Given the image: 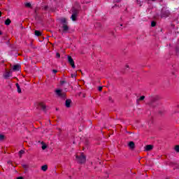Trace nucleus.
I'll list each match as a JSON object with an SVG mask.
<instances>
[{
  "label": "nucleus",
  "mask_w": 179,
  "mask_h": 179,
  "mask_svg": "<svg viewBox=\"0 0 179 179\" xmlns=\"http://www.w3.org/2000/svg\"><path fill=\"white\" fill-rule=\"evenodd\" d=\"M76 160L80 164H83V163H86V156H85L83 154H81L80 155H76Z\"/></svg>",
  "instance_id": "1"
},
{
  "label": "nucleus",
  "mask_w": 179,
  "mask_h": 179,
  "mask_svg": "<svg viewBox=\"0 0 179 179\" xmlns=\"http://www.w3.org/2000/svg\"><path fill=\"white\" fill-rule=\"evenodd\" d=\"M55 93H56L57 97H60L61 99L65 98V96H66L65 93L62 92V90L59 89L55 90Z\"/></svg>",
  "instance_id": "2"
},
{
  "label": "nucleus",
  "mask_w": 179,
  "mask_h": 179,
  "mask_svg": "<svg viewBox=\"0 0 179 179\" xmlns=\"http://www.w3.org/2000/svg\"><path fill=\"white\" fill-rule=\"evenodd\" d=\"M68 61L70 64V65H71L72 68L75 69V62H73V59H72V57L71 56H68Z\"/></svg>",
  "instance_id": "3"
},
{
  "label": "nucleus",
  "mask_w": 179,
  "mask_h": 179,
  "mask_svg": "<svg viewBox=\"0 0 179 179\" xmlns=\"http://www.w3.org/2000/svg\"><path fill=\"white\" fill-rule=\"evenodd\" d=\"M62 31L63 33H68V31L69 30V27H68V24H64L62 25Z\"/></svg>",
  "instance_id": "4"
},
{
  "label": "nucleus",
  "mask_w": 179,
  "mask_h": 179,
  "mask_svg": "<svg viewBox=\"0 0 179 179\" xmlns=\"http://www.w3.org/2000/svg\"><path fill=\"white\" fill-rule=\"evenodd\" d=\"M128 146L130 149H131V150H134V149H135V143H134V141H130L128 143Z\"/></svg>",
  "instance_id": "5"
},
{
  "label": "nucleus",
  "mask_w": 179,
  "mask_h": 179,
  "mask_svg": "<svg viewBox=\"0 0 179 179\" xmlns=\"http://www.w3.org/2000/svg\"><path fill=\"white\" fill-rule=\"evenodd\" d=\"M152 149H153V145H147L145 147V150L146 152H150V150H152Z\"/></svg>",
  "instance_id": "6"
},
{
  "label": "nucleus",
  "mask_w": 179,
  "mask_h": 179,
  "mask_svg": "<svg viewBox=\"0 0 179 179\" xmlns=\"http://www.w3.org/2000/svg\"><path fill=\"white\" fill-rule=\"evenodd\" d=\"M78 17V13L74 12L73 13L71 19L73 20V22H75V20H76V17Z\"/></svg>",
  "instance_id": "7"
},
{
  "label": "nucleus",
  "mask_w": 179,
  "mask_h": 179,
  "mask_svg": "<svg viewBox=\"0 0 179 179\" xmlns=\"http://www.w3.org/2000/svg\"><path fill=\"white\" fill-rule=\"evenodd\" d=\"M13 71H14V72H16V71H20V65L16 64V65L13 66Z\"/></svg>",
  "instance_id": "8"
},
{
  "label": "nucleus",
  "mask_w": 179,
  "mask_h": 179,
  "mask_svg": "<svg viewBox=\"0 0 179 179\" xmlns=\"http://www.w3.org/2000/svg\"><path fill=\"white\" fill-rule=\"evenodd\" d=\"M72 103V101L71 99L66 100L65 106L67 107V108H69L71 107V103Z\"/></svg>",
  "instance_id": "9"
},
{
  "label": "nucleus",
  "mask_w": 179,
  "mask_h": 179,
  "mask_svg": "<svg viewBox=\"0 0 179 179\" xmlns=\"http://www.w3.org/2000/svg\"><path fill=\"white\" fill-rule=\"evenodd\" d=\"M3 76L4 79H8V78L10 76V73H9V71H6V73H3Z\"/></svg>",
  "instance_id": "10"
},
{
  "label": "nucleus",
  "mask_w": 179,
  "mask_h": 179,
  "mask_svg": "<svg viewBox=\"0 0 179 179\" xmlns=\"http://www.w3.org/2000/svg\"><path fill=\"white\" fill-rule=\"evenodd\" d=\"M60 22H61L62 26H63L64 24H67L66 18H65V17L61 18V19H60Z\"/></svg>",
  "instance_id": "11"
},
{
  "label": "nucleus",
  "mask_w": 179,
  "mask_h": 179,
  "mask_svg": "<svg viewBox=\"0 0 179 179\" xmlns=\"http://www.w3.org/2000/svg\"><path fill=\"white\" fill-rule=\"evenodd\" d=\"M15 86L17 87V92L22 93V89H20V86L19 85V83H16Z\"/></svg>",
  "instance_id": "12"
},
{
  "label": "nucleus",
  "mask_w": 179,
  "mask_h": 179,
  "mask_svg": "<svg viewBox=\"0 0 179 179\" xmlns=\"http://www.w3.org/2000/svg\"><path fill=\"white\" fill-rule=\"evenodd\" d=\"M41 170H42V171H47V170H48V166H47V165L42 166Z\"/></svg>",
  "instance_id": "13"
},
{
  "label": "nucleus",
  "mask_w": 179,
  "mask_h": 179,
  "mask_svg": "<svg viewBox=\"0 0 179 179\" xmlns=\"http://www.w3.org/2000/svg\"><path fill=\"white\" fill-rule=\"evenodd\" d=\"M12 22V21H10V19L8 18L7 20H6L5 21V24L6 26H9V24H10V23Z\"/></svg>",
  "instance_id": "14"
},
{
  "label": "nucleus",
  "mask_w": 179,
  "mask_h": 179,
  "mask_svg": "<svg viewBox=\"0 0 179 179\" xmlns=\"http://www.w3.org/2000/svg\"><path fill=\"white\" fill-rule=\"evenodd\" d=\"M41 145H42V150H45V149H47V145L45 144L44 142H42Z\"/></svg>",
  "instance_id": "15"
},
{
  "label": "nucleus",
  "mask_w": 179,
  "mask_h": 179,
  "mask_svg": "<svg viewBox=\"0 0 179 179\" xmlns=\"http://www.w3.org/2000/svg\"><path fill=\"white\" fill-rule=\"evenodd\" d=\"M40 106L41 107L42 110H45L47 108V106L44 105L43 103H40Z\"/></svg>",
  "instance_id": "16"
},
{
  "label": "nucleus",
  "mask_w": 179,
  "mask_h": 179,
  "mask_svg": "<svg viewBox=\"0 0 179 179\" xmlns=\"http://www.w3.org/2000/svg\"><path fill=\"white\" fill-rule=\"evenodd\" d=\"M22 155H24V150H21L19 152L20 157H22Z\"/></svg>",
  "instance_id": "17"
},
{
  "label": "nucleus",
  "mask_w": 179,
  "mask_h": 179,
  "mask_svg": "<svg viewBox=\"0 0 179 179\" xmlns=\"http://www.w3.org/2000/svg\"><path fill=\"white\" fill-rule=\"evenodd\" d=\"M35 36H41V32L40 31H35Z\"/></svg>",
  "instance_id": "18"
},
{
  "label": "nucleus",
  "mask_w": 179,
  "mask_h": 179,
  "mask_svg": "<svg viewBox=\"0 0 179 179\" xmlns=\"http://www.w3.org/2000/svg\"><path fill=\"white\" fill-rule=\"evenodd\" d=\"M175 150H176V152H177L178 153H179V145H176V146H175Z\"/></svg>",
  "instance_id": "19"
},
{
  "label": "nucleus",
  "mask_w": 179,
  "mask_h": 179,
  "mask_svg": "<svg viewBox=\"0 0 179 179\" xmlns=\"http://www.w3.org/2000/svg\"><path fill=\"white\" fill-rule=\"evenodd\" d=\"M142 100H145V96H141L138 99V101H142Z\"/></svg>",
  "instance_id": "20"
},
{
  "label": "nucleus",
  "mask_w": 179,
  "mask_h": 179,
  "mask_svg": "<svg viewBox=\"0 0 179 179\" xmlns=\"http://www.w3.org/2000/svg\"><path fill=\"white\" fill-rule=\"evenodd\" d=\"M5 136L0 134V141H3V139H4Z\"/></svg>",
  "instance_id": "21"
},
{
  "label": "nucleus",
  "mask_w": 179,
  "mask_h": 179,
  "mask_svg": "<svg viewBox=\"0 0 179 179\" xmlns=\"http://www.w3.org/2000/svg\"><path fill=\"white\" fill-rule=\"evenodd\" d=\"M25 6L27 7V8H30L31 6V4L30 3H27L25 4Z\"/></svg>",
  "instance_id": "22"
},
{
  "label": "nucleus",
  "mask_w": 179,
  "mask_h": 179,
  "mask_svg": "<svg viewBox=\"0 0 179 179\" xmlns=\"http://www.w3.org/2000/svg\"><path fill=\"white\" fill-rule=\"evenodd\" d=\"M108 100H109V101H110V103H114V100L113 99V98L109 97Z\"/></svg>",
  "instance_id": "23"
},
{
  "label": "nucleus",
  "mask_w": 179,
  "mask_h": 179,
  "mask_svg": "<svg viewBox=\"0 0 179 179\" xmlns=\"http://www.w3.org/2000/svg\"><path fill=\"white\" fill-rule=\"evenodd\" d=\"M151 26H152V27H155V26H156V22H152L151 23Z\"/></svg>",
  "instance_id": "24"
},
{
  "label": "nucleus",
  "mask_w": 179,
  "mask_h": 179,
  "mask_svg": "<svg viewBox=\"0 0 179 179\" xmlns=\"http://www.w3.org/2000/svg\"><path fill=\"white\" fill-rule=\"evenodd\" d=\"M56 57H57V58H61V55H59V53L57 52Z\"/></svg>",
  "instance_id": "25"
},
{
  "label": "nucleus",
  "mask_w": 179,
  "mask_h": 179,
  "mask_svg": "<svg viewBox=\"0 0 179 179\" xmlns=\"http://www.w3.org/2000/svg\"><path fill=\"white\" fill-rule=\"evenodd\" d=\"M22 167L24 169H28L29 168V166L27 165H26V164L22 165Z\"/></svg>",
  "instance_id": "26"
},
{
  "label": "nucleus",
  "mask_w": 179,
  "mask_h": 179,
  "mask_svg": "<svg viewBox=\"0 0 179 179\" xmlns=\"http://www.w3.org/2000/svg\"><path fill=\"white\" fill-rule=\"evenodd\" d=\"M98 90L101 92V90H103V87H99Z\"/></svg>",
  "instance_id": "27"
},
{
  "label": "nucleus",
  "mask_w": 179,
  "mask_h": 179,
  "mask_svg": "<svg viewBox=\"0 0 179 179\" xmlns=\"http://www.w3.org/2000/svg\"><path fill=\"white\" fill-rule=\"evenodd\" d=\"M129 68V65L126 64V65H125V69H128Z\"/></svg>",
  "instance_id": "28"
},
{
  "label": "nucleus",
  "mask_w": 179,
  "mask_h": 179,
  "mask_svg": "<svg viewBox=\"0 0 179 179\" xmlns=\"http://www.w3.org/2000/svg\"><path fill=\"white\" fill-rule=\"evenodd\" d=\"M52 72H53L54 73H57V72H58V71H57V70H52Z\"/></svg>",
  "instance_id": "29"
},
{
  "label": "nucleus",
  "mask_w": 179,
  "mask_h": 179,
  "mask_svg": "<svg viewBox=\"0 0 179 179\" xmlns=\"http://www.w3.org/2000/svg\"><path fill=\"white\" fill-rule=\"evenodd\" d=\"M73 76H74V77H76V74H74V75H73V74H71V78H73Z\"/></svg>",
  "instance_id": "30"
},
{
  "label": "nucleus",
  "mask_w": 179,
  "mask_h": 179,
  "mask_svg": "<svg viewBox=\"0 0 179 179\" xmlns=\"http://www.w3.org/2000/svg\"><path fill=\"white\" fill-rule=\"evenodd\" d=\"M8 164H12V162L8 161Z\"/></svg>",
  "instance_id": "31"
},
{
  "label": "nucleus",
  "mask_w": 179,
  "mask_h": 179,
  "mask_svg": "<svg viewBox=\"0 0 179 179\" xmlns=\"http://www.w3.org/2000/svg\"><path fill=\"white\" fill-rule=\"evenodd\" d=\"M17 179H23V177L20 176V177H18Z\"/></svg>",
  "instance_id": "32"
},
{
  "label": "nucleus",
  "mask_w": 179,
  "mask_h": 179,
  "mask_svg": "<svg viewBox=\"0 0 179 179\" xmlns=\"http://www.w3.org/2000/svg\"><path fill=\"white\" fill-rule=\"evenodd\" d=\"M64 83H65V81H61L62 85H64Z\"/></svg>",
  "instance_id": "33"
},
{
  "label": "nucleus",
  "mask_w": 179,
  "mask_h": 179,
  "mask_svg": "<svg viewBox=\"0 0 179 179\" xmlns=\"http://www.w3.org/2000/svg\"><path fill=\"white\" fill-rule=\"evenodd\" d=\"M2 16V12L0 11V17Z\"/></svg>",
  "instance_id": "34"
},
{
  "label": "nucleus",
  "mask_w": 179,
  "mask_h": 179,
  "mask_svg": "<svg viewBox=\"0 0 179 179\" xmlns=\"http://www.w3.org/2000/svg\"><path fill=\"white\" fill-rule=\"evenodd\" d=\"M83 97H86V94H83Z\"/></svg>",
  "instance_id": "35"
},
{
  "label": "nucleus",
  "mask_w": 179,
  "mask_h": 179,
  "mask_svg": "<svg viewBox=\"0 0 179 179\" xmlns=\"http://www.w3.org/2000/svg\"><path fill=\"white\" fill-rule=\"evenodd\" d=\"M152 1H156V0H152Z\"/></svg>",
  "instance_id": "36"
}]
</instances>
